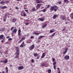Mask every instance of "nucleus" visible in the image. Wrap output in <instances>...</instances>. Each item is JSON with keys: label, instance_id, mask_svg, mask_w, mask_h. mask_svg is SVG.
<instances>
[{"label": "nucleus", "instance_id": "nucleus-1", "mask_svg": "<svg viewBox=\"0 0 73 73\" xmlns=\"http://www.w3.org/2000/svg\"><path fill=\"white\" fill-rule=\"evenodd\" d=\"M29 48L30 50H32L35 48V44L32 45L31 46L29 47Z\"/></svg>", "mask_w": 73, "mask_h": 73}, {"label": "nucleus", "instance_id": "nucleus-2", "mask_svg": "<svg viewBox=\"0 0 73 73\" xmlns=\"http://www.w3.org/2000/svg\"><path fill=\"white\" fill-rule=\"evenodd\" d=\"M25 37H22V38L18 41V44H19L20 43V42H21L23 40H25Z\"/></svg>", "mask_w": 73, "mask_h": 73}, {"label": "nucleus", "instance_id": "nucleus-3", "mask_svg": "<svg viewBox=\"0 0 73 73\" xmlns=\"http://www.w3.org/2000/svg\"><path fill=\"white\" fill-rule=\"evenodd\" d=\"M64 58L66 60H68L69 59V56L68 55H66L64 57Z\"/></svg>", "mask_w": 73, "mask_h": 73}, {"label": "nucleus", "instance_id": "nucleus-4", "mask_svg": "<svg viewBox=\"0 0 73 73\" xmlns=\"http://www.w3.org/2000/svg\"><path fill=\"white\" fill-rule=\"evenodd\" d=\"M19 70H22V69H24V67L23 66H19L18 68Z\"/></svg>", "mask_w": 73, "mask_h": 73}, {"label": "nucleus", "instance_id": "nucleus-5", "mask_svg": "<svg viewBox=\"0 0 73 73\" xmlns=\"http://www.w3.org/2000/svg\"><path fill=\"white\" fill-rule=\"evenodd\" d=\"M54 6H51L50 9V10L51 11H54Z\"/></svg>", "mask_w": 73, "mask_h": 73}, {"label": "nucleus", "instance_id": "nucleus-6", "mask_svg": "<svg viewBox=\"0 0 73 73\" xmlns=\"http://www.w3.org/2000/svg\"><path fill=\"white\" fill-rule=\"evenodd\" d=\"M17 32V29H14L12 31V33H16Z\"/></svg>", "mask_w": 73, "mask_h": 73}, {"label": "nucleus", "instance_id": "nucleus-7", "mask_svg": "<svg viewBox=\"0 0 73 73\" xmlns=\"http://www.w3.org/2000/svg\"><path fill=\"white\" fill-rule=\"evenodd\" d=\"M32 41V40L31 39H28L26 41L27 43H30Z\"/></svg>", "mask_w": 73, "mask_h": 73}, {"label": "nucleus", "instance_id": "nucleus-8", "mask_svg": "<svg viewBox=\"0 0 73 73\" xmlns=\"http://www.w3.org/2000/svg\"><path fill=\"white\" fill-rule=\"evenodd\" d=\"M20 53L19 51H16V52L15 53V54H17V55H19Z\"/></svg>", "mask_w": 73, "mask_h": 73}, {"label": "nucleus", "instance_id": "nucleus-9", "mask_svg": "<svg viewBox=\"0 0 73 73\" xmlns=\"http://www.w3.org/2000/svg\"><path fill=\"white\" fill-rule=\"evenodd\" d=\"M47 25V24L46 23L45 25H42V28H45L46 27V26Z\"/></svg>", "mask_w": 73, "mask_h": 73}, {"label": "nucleus", "instance_id": "nucleus-10", "mask_svg": "<svg viewBox=\"0 0 73 73\" xmlns=\"http://www.w3.org/2000/svg\"><path fill=\"white\" fill-rule=\"evenodd\" d=\"M36 2H37V3H41V0H36Z\"/></svg>", "mask_w": 73, "mask_h": 73}, {"label": "nucleus", "instance_id": "nucleus-11", "mask_svg": "<svg viewBox=\"0 0 73 73\" xmlns=\"http://www.w3.org/2000/svg\"><path fill=\"white\" fill-rule=\"evenodd\" d=\"M15 50L16 51H19L20 50H19V48L18 47H15Z\"/></svg>", "mask_w": 73, "mask_h": 73}, {"label": "nucleus", "instance_id": "nucleus-12", "mask_svg": "<svg viewBox=\"0 0 73 73\" xmlns=\"http://www.w3.org/2000/svg\"><path fill=\"white\" fill-rule=\"evenodd\" d=\"M5 29L4 28H2L0 29V32L1 31L2 32H3V31H5Z\"/></svg>", "mask_w": 73, "mask_h": 73}, {"label": "nucleus", "instance_id": "nucleus-13", "mask_svg": "<svg viewBox=\"0 0 73 73\" xmlns=\"http://www.w3.org/2000/svg\"><path fill=\"white\" fill-rule=\"evenodd\" d=\"M5 70H6V72L7 73L8 72V68L7 67H6L5 68Z\"/></svg>", "mask_w": 73, "mask_h": 73}, {"label": "nucleus", "instance_id": "nucleus-14", "mask_svg": "<svg viewBox=\"0 0 73 73\" xmlns=\"http://www.w3.org/2000/svg\"><path fill=\"white\" fill-rule=\"evenodd\" d=\"M16 19H11V21L13 22H15V21H16Z\"/></svg>", "mask_w": 73, "mask_h": 73}, {"label": "nucleus", "instance_id": "nucleus-15", "mask_svg": "<svg viewBox=\"0 0 73 73\" xmlns=\"http://www.w3.org/2000/svg\"><path fill=\"white\" fill-rule=\"evenodd\" d=\"M33 54L35 57H36L37 56H38V54L37 53H34Z\"/></svg>", "mask_w": 73, "mask_h": 73}, {"label": "nucleus", "instance_id": "nucleus-16", "mask_svg": "<svg viewBox=\"0 0 73 73\" xmlns=\"http://www.w3.org/2000/svg\"><path fill=\"white\" fill-rule=\"evenodd\" d=\"M3 62L5 64H7V63L8 62V60H7V59H5L4 61Z\"/></svg>", "mask_w": 73, "mask_h": 73}, {"label": "nucleus", "instance_id": "nucleus-17", "mask_svg": "<svg viewBox=\"0 0 73 73\" xmlns=\"http://www.w3.org/2000/svg\"><path fill=\"white\" fill-rule=\"evenodd\" d=\"M41 6V4H38L37 5V7L38 8H39Z\"/></svg>", "mask_w": 73, "mask_h": 73}, {"label": "nucleus", "instance_id": "nucleus-18", "mask_svg": "<svg viewBox=\"0 0 73 73\" xmlns=\"http://www.w3.org/2000/svg\"><path fill=\"white\" fill-rule=\"evenodd\" d=\"M32 11L33 12H35V11H36V9H35V7L33 8L32 9Z\"/></svg>", "mask_w": 73, "mask_h": 73}, {"label": "nucleus", "instance_id": "nucleus-19", "mask_svg": "<svg viewBox=\"0 0 73 73\" xmlns=\"http://www.w3.org/2000/svg\"><path fill=\"white\" fill-rule=\"evenodd\" d=\"M3 37H4V35H1L0 36V39H2Z\"/></svg>", "mask_w": 73, "mask_h": 73}, {"label": "nucleus", "instance_id": "nucleus-20", "mask_svg": "<svg viewBox=\"0 0 73 73\" xmlns=\"http://www.w3.org/2000/svg\"><path fill=\"white\" fill-rule=\"evenodd\" d=\"M44 37V36H40L38 38V39H41V38L42 37Z\"/></svg>", "mask_w": 73, "mask_h": 73}, {"label": "nucleus", "instance_id": "nucleus-21", "mask_svg": "<svg viewBox=\"0 0 73 73\" xmlns=\"http://www.w3.org/2000/svg\"><path fill=\"white\" fill-rule=\"evenodd\" d=\"M38 20H40L41 21H43L44 20V19H38Z\"/></svg>", "mask_w": 73, "mask_h": 73}, {"label": "nucleus", "instance_id": "nucleus-22", "mask_svg": "<svg viewBox=\"0 0 73 73\" xmlns=\"http://www.w3.org/2000/svg\"><path fill=\"white\" fill-rule=\"evenodd\" d=\"M58 16V15H54L53 17V19H55L56 17H57Z\"/></svg>", "mask_w": 73, "mask_h": 73}, {"label": "nucleus", "instance_id": "nucleus-23", "mask_svg": "<svg viewBox=\"0 0 73 73\" xmlns=\"http://www.w3.org/2000/svg\"><path fill=\"white\" fill-rule=\"evenodd\" d=\"M5 3V2H4L3 1H1L0 2V4H4Z\"/></svg>", "mask_w": 73, "mask_h": 73}, {"label": "nucleus", "instance_id": "nucleus-24", "mask_svg": "<svg viewBox=\"0 0 73 73\" xmlns=\"http://www.w3.org/2000/svg\"><path fill=\"white\" fill-rule=\"evenodd\" d=\"M42 12H45L46 11V9H43V10L41 11Z\"/></svg>", "mask_w": 73, "mask_h": 73}, {"label": "nucleus", "instance_id": "nucleus-25", "mask_svg": "<svg viewBox=\"0 0 73 73\" xmlns=\"http://www.w3.org/2000/svg\"><path fill=\"white\" fill-rule=\"evenodd\" d=\"M72 19H73V13H72L70 15Z\"/></svg>", "mask_w": 73, "mask_h": 73}, {"label": "nucleus", "instance_id": "nucleus-26", "mask_svg": "<svg viewBox=\"0 0 73 73\" xmlns=\"http://www.w3.org/2000/svg\"><path fill=\"white\" fill-rule=\"evenodd\" d=\"M46 66V64L44 63H43L42 64V66Z\"/></svg>", "mask_w": 73, "mask_h": 73}, {"label": "nucleus", "instance_id": "nucleus-27", "mask_svg": "<svg viewBox=\"0 0 73 73\" xmlns=\"http://www.w3.org/2000/svg\"><path fill=\"white\" fill-rule=\"evenodd\" d=\"M55 35V33H54L52 34V35H51V36L50 37H53V36H54V35Z\"/></svg>", "mask_w": 73, "mask_h": 73}, {"label": "nucleus", "instance_id": "nucleus-28", "mask_svg": "<svg viewBox=\"0 0 73 73\" xmlns=\"http://www.w3.org/2000/svg\"><path fill=\"white\" fill-rule=\"evenodd\" d=\"M7 7L6 6H4L2 7V9H5L7 8Z\"/></svg>", "mask_w": 73, "mask_h": 73}, {"label": "nucleus", "instance_id": "nucleus-29", "mask_svg": "<svg viewBox=\"0 0 73 73\" xmlns=\"http://www.w3.org/2000/svg\"><path fill=\"white\" fill-rule=\"evenodd\" d=\"M16 55L15 56V58H18V56H19V55H17V54H16Z\"/></svg>", "mask_w": 73, "mask_h": 73}, {"label": "nucleus", "instance_id": "nucleus-30", "mask_svg": "<svg viewBox=\"0 0 73 73\" xmlns=\"http://www.w3.org/2000/svg\"><path fill=\"white\" fill-rule=\"evenodd\" d=\"M48 73H51V70L50 69H49L48 70Z\"/></svg>", "mask_w": 73, "mask_h": 73}, {"label": "nucleus", "instance_id": "nucleus-31", "mask_svg": "<svg viewBox=\"0 0 73 73\" xmlns=\"http://www.w3.org/2000/svg\"><path fill=\"white\" fill-rule=\"evenodd\" d=\"M54 8H56V9H58V7L57 6H56V5H54Z\"/></svg>", "mask_w": 73, "mask_h": 73}, {"label": "nucleus", "instance_id": "nucleus-32", "mask_svg": "<svg viewBox=\"0 0 73 73\" xmlns=\"http://www.w3.org/2000/svg\"><path fill=\"white\" fill-rule=\"evenodd\" d=\"M53 32H54V31H53L52 30H50L49 32V33H53Z\"/></svg>", "mask_w": 73, "mask_h": 73}, {"label": "nucleus", "instance_id": "nucleus-33", "mask_svg": "<svg viewBox=\"0 0 73 73\" xmlns=\"http://www.w3.org/2000/svg\"><path fill=\"white\" fill-rule=\"evenodd\" d=\"M68 48H65V51L66 52H67L68 51Z\"/></svg>", "mask_w": 73, "mask_h": 73}, {"label": "nucleus", "instance_id": "nucleus-34", "mask_svg": "<svg viewBox=\"0 0 73 73\" xmlns=\"http://www.w3.org/2000/svg\"><path fill=\"white\" fill-rule=\"evenodd\" d=\"M53 67L54 70H56V65H54V66Z\"/></svg>", "mask_w": 73, "mask_h": 73}, {"label": "nucleus", "instance_id": "nucleus-35", "mask_svg": "<svg viewBox=\"0 0 73 73\" xmlns=\"http://www.w3.org/2000/svg\"><path fill=\"white\" fill-rule=\"evenodd\" d=\"M23 46H24V45L22 44H21V45H20V47L21 48H23Z\"/></svg>", "mask_w": 73, "mask_h": 73}, {"label": "nucleus", "instance_id": "nucleus-36", "mask_svg": "<svg viewBox=\"0 0 73 73\" xmlns=\"http://www.w3.org/2000/svg\"><path fill=\"white\" fill-rule=\"evenodd\" d=\"M52 62H55V59H54L53 58H52Z\"/></svg>", "mask_w": 73, "mask_h": 73}, {"label": "nucleus", "instance_id": "nucleus-37", "mask_svg": "<svg viewBox=\"0 0 73 73\" xmlns=\"http://www.w3.org/2000/svg\"><path fill=\"white\" fill-rule=\"evenodd\" d=\"M34 34L35 35H39V34H39V33H34Z\"/></svg>", "mask_w": 73, "mask_h": 73}, {"label": "nucleus", "instance_id": "nucleus-38", "mask_svg": "<svg viewBox=\"0 0 73 73\" xmlns=\"http://www.w3.org/2000/svg\"><path fill=\"white\" fill-rule=\"evenodd\" d=\"M64 1L65 3L66 2H68V0H64Z\"/></svg>", "mask_w": 73, "mask_h": 73}, {"label": "nucleus", "instance_id": "nucleus-39", "mask_svg": "<svg viewBox=\"0 0 73 73\" xmlns=\"http://www.w3.org/2000/svg\"><path fill=\"white\" fill-rule=\"evenodd\" d=\"M21 29H19V30H18V33H21Z\"/></svg>", "mask_w": 73, "mask_h": 73}, {"label": "nucleus", "instance_id": "nucleus-40", "mask_svg": "<svg viewBox=\"0 0 73 73\" xmlns=\"http://www.w3.org/2000/svg\"><path fill=\"white\" fill-rule=\"evenodd\" d=\"M23 16H27V14H25V13H23Z\"/></svg>", "mask_w": 73, "mask_h": 73}, {"label": "nucleus", "instance_id": "nucleus-41", "mask_svg": "<svg viewBox=\"0 0 73 73\" xmlns=\"http://www.w3.org/2000/svg\"><path fill=\"white\" fill-rule=\"evenodd\" d=\"M14 29V27H12L11 29V31H12L13 29Z\"/></svg>", "mask_w": 73, "mask_h": 73}, {"label": "nucleus", "instance_id": "nucleus-42", "mask_svg": "<svg viewBox=\"0 0 73 73\" xmlns=\"http://www.w3.org/2000/svg\"><path fill=\"white\" fill-rule=\"evenodd\" d=\"M66 52H67L66 51H65L63 53V54H64V55H65V54L66 53Z\"/></svg>", "mask_w": 73, "mask_h": 73}, {"label": "nucleus", "instance_id": "nucleus-43", "mask_svg": "<svg viewBox=\"0 0 73 73\" xmlns=\"http://www.w3.org/2000/svg\"><path fill=\"white\" fill-rule=\"evenodd\" d=\"M29 24L28 23H25V25H29Z\"/></svg>", "mask_w": 73, "mask_h": 73}, {"label": "nucleus", "instance_id": "nucleus-44", "mask_svg": "<svg viewBox=\"0 0 73 73\" xmlns=\"http://www.w3.org/2000/svg\"><path fill=\"white\" fill-rule=\"evenodd\" d=\"M56 62H54L53 63V65H56Z\"/></svg>", "mask_w": 73, "mask_h": 73}, {"label": "nucleus", "instance_id": "nucleus-45", "mask_svg": "<svg viewBox=\"0 0 73 73\" xmlns=\"http://www.w3.org/2000/svg\"><path fill=\"white\" fill-rule=\"evenodd\" d=\"M32 38H34V36H32L31 37V39H32Z\"/></svg>", "mask_w": 73, "mask_h": 73}, {"label": "nucleus", "instance_id": "nucleus-46", "mask_svg": "<svg viewBox=\"0 0 73 73\" xmlns=\"http://www.w3.org/2000/svg\"><path fill=\"white\" fill-rule=\"evenodd\" d=\"M12 40V38H10L8 39V40L9 41H11V40Z\"/></svg>", "mask_w": 73, "mask_h": 73}, {"label": "nucleus", "instance_id": "nucleus-47", "mask_svg": "<svg viewBox=\"0 0 73 73\" xmlns=\"http://www.w3.org/2000/svg\"><path fill=\"white\" fill-rule=\"evenodd\" d=\"M20 35H21V33H18V35L19 36H20Z\"/></svg>", "mask_w": 73, "mask_h": 73}, {"label": "nucleus", "instance_id": "nucleus-48", "mask_svg": "<svg viewBox=\"0 0 73 73\" xmlns=\"http://www.w3.org/2000/svg\"><path fill=\"white\" fill-rule=\"evenodd\" d=\"M42 56H45V53H43L42 54Z\"/></svg>", "mask_w": 73, "mask_h": 73}, {"label": "nucleus", "instance_id": "nucleus-49", "mask_svg": "<svg viewBox=\"0 0 73 73\" xmlns=\"http://www.w3.org/2000/svg\"><path fill=\"white\" fill-rule=\"evenodd\" d=\"M34 62V60L33 59L31 60V62Z\"/></svg>", "mask_w": 73, "mask_h": 73}, {"label": "nucleus", "instance_id": "nucleus-50", "mask_svg": "<svg viewBox=\"0 0 73 73\" xmlns=\"http://www.w3.org/2000/svg\"><path fill=\"white\" fill-rule=\"evenodd\" d=\"M54 11H57V9H54Z\"/></svg>", "mask_w": 73, "mask_h": 73}, {"label": "nucleus", "instance_id": "nucleus-51", "mask_svg": "<svg viewBox=\"0 0 73 73\" xmlns=\"http://www.w3.org/2000/svg\"><path fill=\"white\" fill-rule=\"evenodd\" d=\"M61 3H62V2L61 1H60L58 2V4H61Z\"/></svg>", "mask_w": 73, "mask_h": 73}, {"label": "nucleus", "instance_id": "nucleus-52", "mask_svg": "<svg viewBox=\"0 0 73 73\" xmlns=\"http://www.w3.org/2000/svg\"><path fill=\"white\" fill-rule=\"evenodd\" d=\"M0 54H1V55H3V53L1 51H0Z\"/></svg>", "mask_w": 73, "mask_h": 73}, {"label": "nucleus", "instance_id": "nucleus-53", "mask_svg": "<svg viewBox=\"0 0 73 73\" xmlns=\"http://www.w3.org/2000/svg\"><path fill=\"white\" fill-rule=\"evenodd\" d=\"M3 6H0V9H3Z\"/></svg>", "mask_w": 73, "mask_h": 73}, {"label": "nucleus", "instance_id": "nucleus-54", "mask_svg": "<svg viewBox=\"0 0 73 73\" xmlns=\"http://www.w3.org/2000/svg\"><path fill=\"white\" fill-rule=\"evenodd\" d=\"M3 21H6V20L5 19H3Z\"/></svg>", "mask_w": 73, "mask_h": 73}, {"label": "nucleus", "instance_id": "nucleus-55", "mask_svg": "<svg viewBox=\"0 0 73 73\" xmlns=\"http://www.w3.org/2000/svg\"><path fill=\"white\" fill-rule=\"evenodd\" d=\"M10 36H8L7 37V38H9Z\"/></svg>", "mask_w": 73, "mask_h": 73}, {"label": "nucleus", "instance_id": "nucleus-56", "mask_svg": "<svg viewBox=\"0 0 73 73\" xmlns=\"http://www.w3.org/2000/svg\"><path fill=\"white\" fill-rule=\"evenodd\" d=\"M5 2V3H6L7 4H8V3H9V1H7L6 2Z\"/></svg>", "mask_w": 73, "mask_h": 73}, {"label": "nucleus", "instance_id": "nucleus-57", "mask_svg": "<svg viewBox=\"0 0 73 73\" xmlns=\"http://www.w3.org/2000/svg\"><path fill=\"white\" fill-rule=\"evenodd\" d=\"M40 58V57H39V56H38L37 57V58H36V59H39Z\"/></svg>", "mask_w": 73, "mask_h": 73}, {"label": "nucleus", "instance_id": "nucleus-58", "mask_svg": "<svg viewBox=\"0 0 73 73\" xmlns=\"http://www.w3.org/2000/svg\"><path fill=\"white\" fill-rule=\"evenodd\" d=\"M47 8H49V5H48L47 6Z\"/></svg>", "mask_w": 73, "mask_h": 73}, {"label": "nucleus", "instance_id": "nucleus-59", "mask_svg": "<svg viewBox=\"0 0 73 73\" xmlns=\"http://www.w3.org/2000/svg\"><path fill=\"white\" fill-rule=\"evenodd\" d=\"M45 56H41V58H44V57Z\"/></svg>", "mask_w": 73, "mask_h": 73}, {"label": "nucleus", "instance_id": "nucleus-60", "mask_svg": "<svg viewBox=\"0 0 73 73\" xmlns=\"http://www.w3.org/2000/svg\"><path fill=\"white\" fill-rule=\"evenodd\" d=\"M25 11H26V12H28V10H25Z\"/></svg>", "mask_w": 73, "mask_h": 73}, {"label": "nucleus", "instance_id": "nucleus-61", "mask_svg": "<svg viewBox=\"0 0 73 73\" xmlns=\"http://www.w3.org/2000/svg\"><path fill=\"white\" fill-rule=\"evenodd\" d=\"M26 20L27 21H29V19H27V20Z\"/></svg>", "mask_w": 73, "mask_h": 73}, {"label": "nucleus", "instance_id": "nucleus-62", "mask_svg": "<svg viewBox=\"0 0 73 73\" xmlns=\"http://www.w3.org/2000/svg\"><path fill=\"white\" fill-rule=\"evenodd\" d=\"M64 30H65V29H63L62 30V32H63V31H64Z\"/></svg>", "mask_w": 73, "mask_h": 73}, {"label": "nucleus", "instance_id": "nucleus-63", "mask_svg": "<svg viewBox=\"0 0 73 73\" xmlns=\"http://www.w3.org/2000/svg\"><path fill=\"white\" fill-rule=\"evenodd\" d=\"M12 33L11 34L12 36L13 35H14V34L13 33Z\"/></svg>", "mask_w": 73, "mask_h": 73}, {"label": "nucleus", "instance_id": "nucleus-64", "mask_svg": "<svg viewBox=\"0 0 73 73\" xmlns=\"http://www.w3.org/2000/svg\"><path fill=\"white\" fill-rule=\"evenodd\" d=\"M5 44H8V42H7L5 43Z\"/></svg>", "mask_w": 73, "mask_h": 73}]
</instances>
